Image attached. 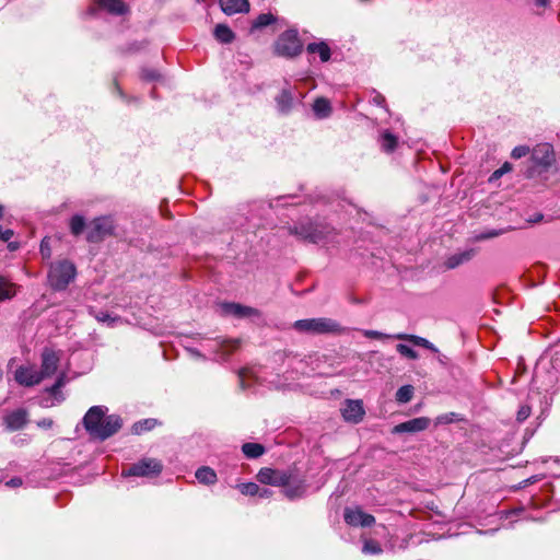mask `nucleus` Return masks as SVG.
<instances>
[{"mask_svg":"<svg viewBox=\"0 0 560 560\" xmlns=\"http://www.w3.org/2000/svg\"><path fill=\"white\" fill-rule=\"evenodd\" d=\"M440 421H447L446 419H444L443 417H440L439 419Z\"/></svg>","mask_w":560,"mask_h":560,"instance_id":"3c124183","label":"nucleus"},{"mask_svg":"<svg viewBox=\"0 0 560 560\" xmlns=\"http://www.w3.org/2000/svg\"><path fill=\"white\" fill-rule=\"evenodd\" d=\"M214 37L224 44H229L234 39V33L224 24H218L214 28Z\"/></svg>","mask_w":560,"mask_h":560,"instance_id":"393cba45","label":"nucleus"},{"mask_svg":"<svg viewBox=\"0 0 560 560\" xmlns=\"http://www.w3.org/2000/svg\"><path fill=\"white\" fill-rule=\"evenodd\" d=\"M114 232V223L110 217L96 218L92 221L86 240L96 243L112 235Z\"/></svg>","mask_w":560,"mask_h":560,"instance_id":"6e6552de","label":"nucleus"},{"mask_svg":"<svg viewBox=\"0 0 560 560\" xmlns=\"http://www.w3.org/2000/svg\"><path fill=\"white\" fill-rule=\"evenodd\" d=\"M547 3H548V0H536V4L540 5V7L547 5Z\"/></svg>","mask_w":560,"mask_h":560,"instance_id":"8fccbe9b","label":"nucleus"},{"mask_svg":"<svg viewBox=\"0 0 560 560\" xmlns=\"http://www.w3.org/2000/svg\"><path fill=\"white\" fill-rule=\"evenodd\" d=\"M238 490L244 495H252L253 497V495H257L258 493H260V488L255 482L241 483L238 486Z\"/></svg>","mask_w":560,"mask_h":560,"instance_id":"c9c22d12","label":"nucleus"},{"mask_svg":"<svg viewBox=\"0 0 560 560\" xmlns=\"http://www.w3.org/2000/svg\"><path fill=\"white\" fill-rule=\"evenodd\" d=\"M280 112L288 113L293 104V96L290 91L283 90L276 98Z\"/></svg>","mask_w":560,"mask_h":560,"instance_id":"b1692460","label":"nucleus"},{"mask_svg":"<svg viewBox=\"0 0 560 560\" xmlns=\"http://www.w3.org/2000/svg\"><path fill=\"white\" fill-rule=\"evenodd\" d=\"M242 451L248 458H258L265 453V447L258 443H245Z\"/></svg>","mask_w":560,"mask_h":560,"instance_id":"bb28decb","label":"nucleus"},{"mask_svg":"<svg viewBox=\"0 0 560 560\" xmlns=\"http://www.w3.org/2000/svg\"><path fill=\"white\" fill-rule=\"evenodd\" d=\"M283 487H284V490H283L284 495L291 500L301 498L305 492V486L301 481L298 483H294V485H291L289 481L288 485L283 486Z\"/></svg>","mask_w":560,"mask_h":560,"instance_id":"a878e982","label":"nucleus"},{"mask_svg":"<svg viewBox=\"0 0 560 560\" xmlns=\"http://www.w3.org/2000/svg\"><path fill=\"white\" fill-rule=\"evenodd\" d=\"M381 145L385 152H392L397 145V138L393 133L385 131L381 137Z\"/></svg>","mask_w":560,"mask_h":560,"instance_id":"c756f323","label":"nucleus"},{"mask_svg":"<svg viewBox=\"0 0 560 560\" xmlns=\"http://www.w3.org/2000/svg\"><path fill=\"white\" fill-rule=\"evenodd\" d=\"M499 234H500V233H499V232H497V231H491V232H489V233H487V234L482 235V238L495 237V236H498Z\"/></svg>","mask_w":560,"mask_h":560,"instance_id":"09e8293b","label":"nucleus"},{"mask_svg":"<svg viewBox=\"0 0 560 560\" xmlns=\"http://www.w3.org/2000/svg\"><path fill=\"white\" fill-rule=\"evenodd\" d=\"M303 44L299 37L296 30H287L279 35L273 45L277 56L284 58H294L302 52Z\"/></svg>","mask_w":560,"mask_h":560,"instance_id":"20e7f679","label":"nucleus"},{"mask_svg":"<svg viewBox=\"0 0 560 560\" xmlns=\"http://www.w3.org/2000/svg\"><path fill=\"white\" fill-rule=\"evenodd\" d=\"M37 424H38V427H40V428L49 429V428H51V427H52L54 421H52L51 419H49V418H44V419L39 420V421L37 422Z\"/></svg>","mask_w":560,"mask_h":560,"instance_id":"c03bdc74","label":"nucleus"},{"mask_svg":"<svg viewBox=\"0 0 560 560\" xmlns=\"http://www.w3.org/2000/svg\"><path fill=\"white\" fill-rule=\"evenodd\" d=\"M276 22V16L271 13H261L253 23V28H261Z\"/></svg>","mask_w":560,"mask_h":560,"instance_id":"f704fd0d","label":"nucleus"},{"mask_svg":"<svg viewBox=\"0 0 560 560\" xmlns=\"http://www.w3.org/2000/svg\"><path fill=\"white\" fill-rule=\"evenodd\" d=\"M40 254L44 259H50L51 257V247L49 237L43 238L40 243Z\"/></svg>","mask_w":560,"mask_h":560,"instance_id":"4c0bfd02","label":"nucleus"},{"mask_svg":"<svg viewBox=\"0 0 560 560\" xmlns=\"http://www.w3.org/2000/svg\"><path fill=\"white\" fill-rule=\"evenodd\" d=\"M16 294V287L7 278L0 276V302L10 300Z\"/></svg>","mask_w":560,"mask_h":560,"instance_id":"5701e85b","label":"nucleus"},{"mask_svg":"<svg viewBox=\"0 0 560 560\" xmlns=\"http://www.w3.org/2000/svg\"><path fill=\"white\" fill-rule=\"evenodd\" d=\"M529 152V148L526 145L515 147L511 153L513 159H521Z\"/></svg>","mask_w":560,"mask_h":560,"instance_id":"58836bf2","label":"nucleus"},{"mask_svg":"<svg viewBox=\"0 0 560 560\" xmlns=\"http://www.w3.org/2000/svg\"><path fill=\"white\" fill-rule=\"evenodd\" d=\"M533 159L539 165H550L553 160L552 148L547 143L537 145L533 151Z\"/></svg>","mask_w":560,"mask_h":560,"instance_id":"a211bd4d","label":"nucleus"},{"mask_svg":"<svg viewBox=\"0 0 560 560\" xmlns=\"http://www.w3.org/2000/svg\"><path fill=\"white\" fill-rule=\"evenodd\" d=\"M530 416V407L527 405L521 406L517 411V421L523 422Z\"/></svg>","mask_w":560,"mask_h":560,"instance_id":"a19ab883","label":"nucleus"},{"mask_svg":"<svg viewBox=\"0 0 560 560\" xmlns=\"http://www.w3.org/2000/svg\"><path fill=\"white\" fill-rule=\"evenodd\" d=\"M85 228V220L82 215L75 214L70 220V231L74 236L80 235Z\"/></svg>","mask_w":560,"mask_h":560,"instance_id":"2f4dec72","label":"nucleus"},{"mask_svg":"<svg viewBox=\"0 0 560 560\" xmlns=\"http://www.w3.org/2000/svg\"><path fill=\"white\" fill-rule=\"evenodd\" d=\"M97 5L107 12L115 14V15H121L127 12V5L124 3L122 0H95Z\"/></svg>","mask_w":560,"mask_h":560,"instance_id":"6ab92c4d","label":"nucleus"},{"mask_svg":"<svg viewBox=\"0 0 560 560\" xmlns=\"http://www.w3.org/2000/svg\"><path fill=\"white\" fill-rule=\"evenodd\" d=\"M511 170H512V165L509 162H505L500 168H498L497 171L493 172V174L491 175V179L492 178L498 179L503 174L510 172Z\"/></svg>","mask_w":560,"mask_h":560,"instance_id":"ea45409f","label":"nucleus"},{"mask_svg":"<svg viewBox=\"0 0 560 560\" xmlns=\"http://www.w3.org/2000/svg\"><path fill=\"white\" fill-rule=\"evenodd\" d=\"M222 11L228 15L249 11L248 0H220Z\"/></svg>","mask_w":560,"mask_h":560,"instance_id":"dca6fc26","label":"nucleus"},{"mask_svg":"<svg viewBox=\"0 0 560 560\" xmlns=\"http://www.w3.org/2000/svg\"><path fill=\"white\" fill-rule=\"evenodd\" d=\"M13 236V231L12 230H4L2 231L0 229V240L4 241V242H8L11 237Z\"/></svg>","mask_w":560,"mask_h":560,"instance_id":"a18cd8bd","label":"nucleus"},{"mask_svg":"<svg viewBox=\"0 0 560 560\" xmlns=\"http://www.w3.org/2000/svg\"><path fill=\"white\" fill-rule=\"evenodd\" d=\"M345 522L350 526L370 527L375 523V517L365 513L360 508H347L343 512Z\"/></svg>","mask_w":560,"mask_h":560,"instance_id":"9b49d317","label":"nucleus"},{"mask_svg":"<svg viewBox=\"0 0 560 560\" xmlns=\"http://www.w3.org/2000/svg\"><path fill=\"white\" fill-rule=\"evenodd\" d=\"M104 406L91 407L83 418V425L89 434L104 441L119 431L122 420L117 415H106Z\"/></svg>","mask_w":560,"mask_h":560,"instance_id":"f257e3e1","label":"nucleus"},{"mask_svg":"<svg viewBox=\"0 0 560 560\" xmlns=\"http://www.w3.org/2000/svg\"><path fill=\"white\" fill-rule=\"evenodd\" d=\"M362 552L364 555H380L383 552L382 546L374 539H363Z\"/></svg>","mask_w":560,"mask_h":560,"instance_id":"7c9ffc66","label":"nucleus"},{"mask_svg":"<svg viewBox=\"0 0 560 560\" xmlns=\"http://www.w3.org/2000/svg\"><path fill=\"white\" fill-rule=\"evenodd\" d=\"M363 336L370 339H397V340H405L413 343L415 346L423 347L425 349H429L433 352H438L436 347L430 342L428 339L423 337H419L416 335H408V334H395V335H388L384 334L377 330H363Z\"/></svg>","mask_w":560,"mask_h":560,"instance_id":"423d86ee","label":"nucleus"},{"mask_svg":"<svg viewBox=\"0 0 560 560\" xmlns=\"http://www.w3.org/2000/svg\"><path fill=\"white\" fill-rule=\"evenodd\" d=\"M343 419L351 423H359L365 415L363 402L360 399H347L341 408Z\"/></svg>","mask_w":560,"mask_h":560,"instance_id":"f8f14e48","label":"nucleus"},{"mask_svg":"<svg viewBox=\"0 0 560 560\" xmlns=\"http://www.w3.org/2000/svg\"><path fill=\"white\" fill-rule=\"evenodd\" d=\"M75 266L69 260H61L50 265L48 282L54 290H65L75 278Z\"/></svg>","mask_w":560,"mask_h":560,"instance_id":"7ed1b4c3","label":"nucleus"},{"mask_svg":"<svg viewBox=\"0 0 560 560\" xmlns=\"http://www.w3.org/2000/svg\"><path fill=\"white\" fill-rule=\"evenodd\" d=\"M223 310L226 314H231L240 318L259 315V312L256 308L244 306L237 303H225L223 304Z\"/></svg>","mask_w":560,"mask_h":560,"instance_id":"f3484780","label":"nucleus"},{"mask_svg":"<svg viewBox=\"0 0 560 560\" xmlns=\"http://www.w3.org/2000/svg\"><path fill=\"white\" fill-rule=\"evenodd\" d=\"M313 109L319 118L327 117L331 110L330 103L323 97L315 100Z\"/></svg>","mask_w":560,"mask_h":560,"instance_id":"cd10ccee","label":"nucleus"},{"mask_svg":"<svg viewBox=\"0 0 560 560\" xmlns=\"http://www.w3.org/2000/svg\"><path fill=\"white\" fill-rule=\"evenodd\" d=\"M294 233L302 240L314 244L326 243L330 236L335 234L334 229L329 225L312 223L308 225H301L300 228H295Z\"/></svg>","mask_w":560,"mask_h":560,"instance_id":"39448f33","label":"nucleus"},{"mask_svg":"<svg viewBox=\"0 0 560 560\" xmlns=\"http://www.w3.org/2000/svg\"><path fill=\"white\" fill-rule=\"evenodd\" d=\"M306 50L308 54H318L322 62H327L331 56L330 48L325 42L311 43Z\"/></svg>","mask_w":560,"mask_h":560,"instance_id":"aec40b11","label":"nucleus"},{"mask_svg":"<svg viewBox=\"0 0 560 560\" xmlns=\"http://www.w3.org/2000/svg\"><path fill=\"white\" fill-rule=\"evenodd\" d=\"M27 422V412L24 409H18L4 417V423L11 431L22 429Z\"/></svg>","mask_w":560,"mask_h":560,"instance_id":"2eb2a0df","label":"nucleus"},{"mask_svg":"<svg viewBox=\"0 0 560 560\" xmlns=\"http://www.w3.org/2000/svg\"><path fill=\"white\" fill-rule=\"evenodd\" d=\"M162 464L154 458H142L138 463L132 464L128 469L122 470V476L136 477H155L162 471Z\"/></svg>","mask_w":560,"mask_h":560,"instance_id":"0eeeda50","label":"nucleus"},{"mask_svg":"<svg viewBox=\"0 0 560 560\" xmlns=\"http://www.w3.org/2000/svg\"><path fill=\"white\" fill-rule=\"evenodd\" d=\"M60 355L52 349L45 348L42 352L40 373L46 377L54 375L58 369Z\"/></svg>","mask_w":560,"mask_h":560,"instance_id":"ddd939ff","label":"nucleus"},{"mask_svg":"<svg viewBox=\"0 0 560 560\" xmlns=\"http://www.w3.org/2000/svg\"><path fill=\"white\" fill-rule=\"evenodd\" d=\"M97 320L100 322H107L109 320L110 316L107 314V313H100L97 316H96Z\"/></svg>","mask_w":560,"mask_h":560,"instance_id":"de8ad7c7","label":"nucleus"},{"mask_svg":"<svg viewBox=\"0 0 560 560\" xmlns=\"http://www.w3.org/2000/svg\"><path fill=\"white\" fill-rule=\"evenodd\" d=\"M257 479L264 485L282 487L288 485L290 475L281 470L265 467L258 471Z\"/></svg>","mask_w":560,"mask_h":560,"instance_id":"9d476101","label":"nucleus"},{"mask_svg":"<svg viewBox=\"0 0 560 560\" xmlns=\"http://www.w3.org/2000/svg\"><path fill=\"white\" fill-rule=\"evenodd\" d=\"M14 378L20 385L31 387L39 384L44 376L35 365H21L14 372Z\"/></svg>","mask_w":560,"mask_h":560,"instance_id":"1a4fd4ad","label":"nucleus"},{"mask_svg":"<svg viewBox=\"0 0 560 560\" xmlns=\"http://www.w3.org/2000/svg\"><path fill=\"white\" fill-rule=\"evenodd\" d=\"M415 388L412 385H404L396 392V400L399 404H407L409 402L413 397Z\"/></svg>","mask_w":560,"mask_h":560,"instance_id":"c85d7f7f","label":"nucleus"},{"mask_svg":"<svg viewBox=\"0 0 560 560\" xmlns=\"http://www.w3.org/2000/svg\"><path fill=\"white\" fill-rule=\"evenodd\" d=\"M431 420L427 417H419L401 422L393 428V433L421 432L428 429Z\"/></svg>","mask_w":560,"mask_h":560,"instance_id":"4468645a","label":"nucleus"},{"mask_svg":"<svg viewBox=\"0 0 560 560\" xmlns=\"http://www.w3.org/2000/svg\"><path fill=\"white\" fill-rule=\"evenodd\" d=\"M474 256V250H466L463 253H457L452 256H450L445 261V267L447 269H454L458 267L459 265L470 260Z\"/></svg>","mask_w":560,"mask_h":560,"instance_id":"412c9836","label":"nucleus"},{"mask_svg":"<svg viewBox=\"0 0 560 560\" xmlns=\"http://www.w3.org/2000/svg\"><path fill=\"white\" fill-rule=\"evenodd\" d=\"M271 494H272L271 490H269L267 488H262V489H260V493H258L257 495H259L260 498H269Z\"/></svg>","mask_w":560,"mask_h":560,"instance_id":"49530a36","label":"nucleus"},{"mask_svg":"<svg viewBox=\"0 0 560 560\" xmlns=\"http://www.w3.org/2000/svg\"><path fill=\"white\" fill-rule=\"evenodd\" d=\"M142 78L148 81H155L160 78V73L154 69H145L142 71Z\"/></svg>","mask_w":560,"mask_h":560,"instance_id":"79ce46f5","label":"nucleus"},{"mask_svg":"<svg viewBox=\"0 0 560 560\" xmlns=\"http://www.w3.org/2000/svg\"><path fill=\"white\" fill-rule=\"evenodd\" d=\"M65 378L66 375L62 373L57 378L56 383L51 387L47 388V392L56 398L57 402H60L63 399L60 389L65 385Z\"/></svg>","mask_w":560,"mask_h":560,"instance_id":"473e14b6","label":"nucleus"},{"mask_svg":"<svg viewBox=\"0 0 560 560\" xmlns=\"http://www.w3.org/2000/svg\"><path fill=\"white\" fill-rule=\"evenodd\" d=\"M158 424L155 419H145L143 421L136 422L132 427V432L141 434L142 432L152 430Z\"/></svg>","mask_w":560,"mask_h":560,"instance_id":"72a5a7b5","label":"nucleus"},{"mask_svg":"<svg viewBox=\"0 0 560 560\" xmlns=\"http://www.w3.org/2000/svg\"><path fill=\"white\" fill-rule=\"evenodd\" d=\"M195 476L197 480L203 485H213L218 480L215 471L208 466L197 469Z\"/></svg>","mask_w":560,"mask_h":560,"instance_id":"4be33fe9","label":"nucleus"},{"mask_svg":"<svg viewBox=\"0 0 560 560\" xmlns=\"http://www.w3.org/2000/svg\"><path fill=\"white\" fill-rule=\"evenodd\" d=\"M396 350H397V352H398L400 355H402V357H405V358H407V359H410V360H416V359H418V353H417L413 349H411L410 347H408V346H407V345H405V343H398V345L396 346Z\"/></svg>","mask_w":560,"mask_h":560,"instance_id":"e433bc0d","label":"nucleus"},{"mask_svg":"<svg viewBox=\"0 0 560 560\" xmlns=\"http://www.w3.org/2000/svg\"><path fill=\"white\" fill-rule=\"evenodd\" d=\"M23 481L20 477L11 478L9 481L5 482V486L11 488H18L22 486Z\"/></svg>","mask_w":560,"mask_h":560,"instance_id":"37998d69","label":"nucleus"},{"mask_svg":"<svg viewBox=\"0 0 560 560\" xmlns=\"http://www.w3.org/2000/svg\"><path fill=\"white\" fill-rule=\"evenodd\" d=\"M293 328L312 335L340 334L342 330L336 320L326 317L300 319L293 324Z\"/></svg>","mask_w":560,"mask_h":560,"instance_id":"f03ea898","label":"nucleus"}]
</instances>
